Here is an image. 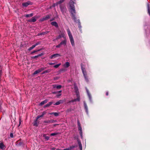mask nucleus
I'll return each instance as SVG.
<instances>
[{"instance_id": "obj_1", "label": "nucleus", "mask_w": 150, "mask_h": 150, "mask_svg": "<svg viewBox=\"0 0 150 150\" xmlns=\"http://www.w3.org/2000/svg\"><path fill=\"white\" fill-rule=\"evenodd\" d=\"M74 2L72 0H70L69 2V7L70 8V12L71 14L72 19L75 22H76V11L74 5Z\"/></svg>"}, {"instance_id": "obj_2", "label": "nucleus", "mask_w": 150, "mask_h": 150, "mask_svg": "<svg viewBox=\"0 0 150 150\" xmlns=\"http://www.w3.org/2000/svg\"><path fill=\"white\" fill-rule=\"evenodd\" d=\"M67 31L68 32V36H69V39L70 41V42L71 43V45L72 46H74V40L73 37V36L72 35L69 29H67Z\"/></svg>"}, {"instance_id": "obj_3", "label": "nucleus", "mask_w": 150, "mask_h": 150, "mask_svg": "<svg viewBox=\"0 0 150 150\" xmlns=\"http://www.w3.org/2000/svg\"><path fill=\"white\" fill-rule=\"evenodd\" d=\"M81 69L85 80L87 82H88V80L87 76V73L85 69L83 67H81Z\"/></svg>"}, {"instance_id": "obj_4", "label": "nucleus", "mask_w": 150, "mask_h": 150, "mask_svg": "<svg viewBox=\"0 0 150 150\" xmlns=\"http://www.w3.org/2000/svg\"><path fill=\"white\" fill-rule=\"evenodd\" d=\"M60 8L62 13L63 14H64L67 11V9L66 7L64 6L60 5Z\"/></svg>"}, {"instance_id": "obj_5", "label": "nucleus", "mask_w": 150, "mask_h": 150, "mask_svg": "<svg viewBox=\"0 0 150 150\" xmlns=\"http://www.w3.org/2000/svg\"><path fill=\"white\" fill-rule=\"evenodd\" d=\"M32 3L30 1H28L25 3H23L22 4V6L24 7H27L28 5H32Z\"/></svg>"}, {"instance_id": "obj_6", "label": "nucleus", "mask_w": 150, "mask_h": 150, "mask_svg": "<svg viewBox=\"0 0 150 150\" xmlns=\"http://www.w3.org/2000/svg\"><path fill=\"white\" fill-rule=\"evenodd\" d=\"M61 55L59 54L56 53L54 54L50 57V58L53 59L56 57L60 56Z\"/></svg>"}, {"instance_id": "obj_7", "label": "nucleus", "mask_w": 150, "mask_h": 150, "mask_svg": "<svg viewBox=\"0 0 150 150\" xmlns=\"http://www.w3.org/2000/svg\"><path fill=\"white\" fill-rule=\"evenodd\" d=\"M38 18V17L37 16H34L29 21L30 22H35L36 21V18Z\"/></svg>"}, {"instance_id": "obj_8", "label": "nucleus", "mask_w": 150, "mask_h": 150, "mask_svg": "<svg viewBox=\"0 0 150 150\" xmlns=\"http://www.w3.org/2000/svg\"><path fill=\"white\" fill-rule=\"evenodd\" d=\"M5 148L6 147L3 142L0 141V149L3 150H4Z\"/></svg>"}, {"instance_id": "obj_9", "label": "nucleus", "mask_w": 150, "mask_h": 150, "mask_svg": "<svg viewBox=\"0 0 150 150\" xmlns=\"http://www.w3.org/2000/svg\"><path fill=\"white\" fill-rule=\"evenodd\" d=\"M52 86L54 88H56L58 89H60L62 87V86L60 85H56L54 84Z\"/></svg>"}, {"instance_id": "obj_10", "label": "nucleus", "mask_w": 150, "mask_h": 150, "mask_svg": "<svg viewBox=\"0 0 150 150\" xmlns=\"http://www.w3.org/2000/svg\"><path fill=\"white\" fill-rule=\"evenodd\" d=\"M64 100H61L58 101V102H56L54 104L55 105H58L61 103H63Z\"/></svg>"}, {"instance_id": "obj_11", "label": "nucleus", "mask_w": 150, "mask_h": 150, "mask_svg": "<svg viewBox=\"0 0 150 150\" xmlns=\"http://www.w3.org/2000/svg\"><path fill=\"white\" fill-rule=\"evenodd\" d=\"M78 129L80 131L79 133L81 136V138H82V131L81 126L78 127Z\"/></svg>"}, {"instance_id": "obj_12", "label": "nucleus", "mask_w": 150, "mask_h": 150, "mask_svg": "<svg viewBox=\"0 0 150 150\" xmlns=\"http://www.w3.org/2000/svg\"><path fill=\"white\" fill-rule=\"evenodd\" d=\"M70 66V64L69 62H66L65 64L63 65V66L65 68H68Z\"/></svg>"}, {"instance_id": "obj_13", "label": "nucleus", "mask_w": 150, "mask_h": 150, "mask_svg": "<svg viewBox=\"0 0 150 150\" xmlns=\"http://www.w3.org/2000/svg\"><path fill=\"white\" fill-rule=\"evenodd\" d=\"M51 24L55 26L56 27H58V25L56 22L54 21L51 23Z\"/></svg>"}, {"instance_id": "obj_14", "label": "nucleus", "mask_w": 150, "mask_h": 150, "mask_svg": "<svg viewBox=\"0 0 150 150\" xmlns=\"http://www.w3.org/2000/svg\"><path fill=\"white\" fill-rule=\"evenodd\" d=\"M66 40L65 39L64 40L62 41L60 43V45H66Z\"/></svg>"}, {"instance_id": "obj_15", "label": "nucleus", "mask_w": 150, "mask_h": 150, "mask_svg": "<svg viewBox=\"0 0 150 150\" xmlns=\"http://www.w3.org/2000/svg\"><path fill=\"white\" fill-rule=\"evenodd\" d=\"M74 89L75 91V92L77 94V95L79 93V91H78V89L77 86L76 85H74Z\"/></svg>"}, {"instance_id": "obj_16", "label": "nucleus", "mask_w": 150, "mask_h": 150, "mask_svg": "<svg viewBox=\"0 0 150 150\" xmlns=\"http://www.w3.org/2000/svg\"><path fill=\"white\" fill-rule=\"evenodd\" d=\"M52 103L53 102H49L48 103H47V104H46L44 106V108H46L49 107L52 104Z\"/></svg>"}, {"instance_id": "obj_17", "label": "nucleus", "mask_w": 150, "mask_h": 150, "mask_svg": "<svg viewBox=\"0 0 150 150\" xmlns=\"http://www.w3.org/2000/svg\"><path fill=\"white\" fill-rule=\"evenodd\" d=\"M48 33H49V31H46V32H42V33H38V35L39 36V35H45V34H47Z\"/></svg>"}, {"instance_id": "obj_18", "label": "nucleus", "mask_w": 150, "mask_h": 150, "mask_svg": "<svg viewBox=\"0 0 150 150\" xmlns=\"http://www.w3.org/2000/svg\"><path fill=\"white\" fill-rule=\"evenodd\" d=\"M75 147V146H70L68 148L64 149H63V150H71L72 149L74 148Z\"/></svg>"}, {"instance_id": "obj_19", "label": "nucleus", "mask_w": 150, "mask_h": 150, "mask_svg": "<svg viewBox=\"0 0 150 150\" xmlns=\"http://www.w3.org/2000/svg\"><path fill=\"white\" fill-rule=\"evenodd\" d=\"M64 33L65 32L63 31L61 34L59 35V37L61 38L63 37L64 38H65V37Z\"/></svg>"}, {"instance_id": "obj_20", "label": "nucleus", "mask_w": 150, "mask_h": 150, "mask_svg": "<svg viewBox=\"0 0 150 150\" xmlns=\"http://www.w3.org/2000/svg\"><path fill=\"white\" fill-rule=\"evenodd\" d=\"M42 55H43V54L42 53H41V54H38L37 55L33 57H32V58L33 59L36 58H37L38 57H39L41 56Z\"/></svg>"}, {"instance_id": "obj_21", "label": "nucleus", "mask_w": 150, "mask_h": 150, "mask_svg": "<svg viewBox=\"0 0 150 150\" xmlns=\"http://www.w3.org/2000/svg\"><path fill=\"white\" fill-rule=\"evenodd\" d=\"M47 102V100H45L42 102H41L40 104L41 105H44V104L46 103Z\"/></svg>"}, {"instance_id": "obj_22", "label": "nucleus", "mask_w": 150, "mask_h": 150, "mask_svg": "<svg viewBox=\"0 0 150 150\" xmlns=\"http://www.w3.org/2000/svg\"><path fill=\"white\" fill-rule=\"evenodd\" d=\"M86 91H87V93L88 95V96L89 99L90 100H91V95L90 93H89V92L88 91V90H87Z\"/></svg>"}, {"instance_id": "obj_23", "label": "nucleus", "mask_w": 150, "mask_h": 150, "mask_svg": "<svg viewBox=\"0 0 150 150\" xmlns=\"http://www.w3.org/2000/svg\"><path fill=\"white\" fill-rule=\"evenodd\" d=\"M33 16V13L26 14L25 16L26 17H31Z\"/></svg>"}, {"instance_id": "obj_24", "label": "nucleus", "mask_w": 150, "mask_h": 150, "mask_svg": "<svg viewBox=\"0 0 150 150\" xmlns=\"http://www.w3.org/2000/svg\"><path fill=\"white\" fill-rule=\"evenodd\" d=\"M37 120H37V119H36V120L34 121V122L33 123V125L34 126H35L36 127L38 126V125L37 123Z\"/></svg>"}, {"instance_id": "obj_25", "label": "nucleus", "mask_w": 150, "mask_h": 150, "mask_svg": "<svg viewBox=\"0 0 150 150\" xmlns=\"http://www.w3.org/2000/svg\"><path fill=\"white\" fill-rule=\"evenodd\" d=\"M43 137L45 138V139L47 140H48L50 139V137L48 136H46L45 134H44L43 135Z\"/></svg>"}, {"instance_id": "obj_26", "label": "nucleus", "mask_w": 150, "mask_h": 150, "mask_svg": "<svg viewBox=\"0 0 150 150\" xmlns=\"http://www.w3.org/2000/svg\"><path fill=\"white\" fill-rule=\"evenodd\" d=\"M77 98L76 99H74V100L75 101H79L80 100V96L78 95V94H77Z\"/></svg>"}, {"instance_id": "obj_27", "label": "nucleus", "mask_w": 150, "mask_h": 150, "mask_svg": "<svg viewBox=\"0 0 150 150\" xmlns=\"http://www.w3.org/2000/svg\"><path fill=\"white\" fill-rule=\"evenodd\" d=\"M35 47V46L34 45H33L31 46V47H30L28 49V51H30L33 49Z\"/></svg>"}, {"instance_id": "obj_28", "label": "nucleus", "mask_w": 150, "mask_h": 150, "mask_svg": "<svg viewBox=\"0 0 150 150\" xmlns=\"http://www.w3.org/2000/svg\"><path fill=\"white\" fill-rule=\"evenodd\" d=\"M65 0H60V1H59L58 2H57L58 5V4H60L62 3Z\"/></svg>"}, {"instance_id": "obj_29", "label": "nucleus", "mask_w": 150, "mask_h": 150, "mask_svg": "<svg viewBox=\"0 0 150 150\" xmlns=\"http://www.w3.org/2000/svg\"><path fill=\"white\" fill-rule=\"evenodd\" d=\"M148 12L149 15H150V9L149 4H148L147 5Z\"/></svg>"}, {"instance_id": "obj_30", "label": "nucleus", "mask_w": 150, "mask_h": 150, "mask_svg": "<svg viewBox=\"0 0 150 150\" xmlns=\"http://www.w3.org/2000/svg\"><path fill=\"white\" fill-rule=\"evenodd\" d=\"M59 134V133L58 132L52 133L50 134V136H54V135H56L58 134Z\"/></svg>"}, {"instance_id": "obj_31", "label": "nucleus", "mask_w": 150, "mask_h": 150, "mask_svg": "<svg viewBox=\"0 0 150 150\" xmlns=\"http://www.w3.org/2000/svg\"><path fill=\"white\" fill-rule=\"evenodd\" d=\"M44 18H45V20H46L50 18V16L49 15H47L45 17H44Z\"/></svg>"}, {"instance_id": "obj_32", "label": "nucleus", "mask_w": 150, "mask_h": 150, "mask_svg": "<svg viewBox=\"0 0 150 150\" xmlns=\"http://www.w3.org/2000/svg\"><path fill=\"white\" fill-rule=\"evenodd\" d=\"M78 144L80 148H82V146L81 143L80 141H78Z\"/></svg>"}, {"instance_id": "obj_33", "label": "nucleus", "mask_w": 150, "mask_h": 150, "mask_svg": "<svg viewBox=\"0 0 150 150\" xmlns=\"http://www.w3.org/2000/svg\"><path fill=\"white\" fill-rule=\"evenodd\" d=\"M50 123H54L57 122V121L56 120H50Z\"/></svg>"}, {"instance_id": "obj_34", "label": "nucleus", "mask_w": 150, "mask_h": 150, "mask_svg": "<svg viewBox=\"0 0 150 150\" xmlns=\"http://www.w3.org/2000/svg\"><path fill=\"white\" fill-rule=\"evenodd\" d=\"M61 63H60V64H57V65H54V67L55 68H58L60 65H61Z\"/></svg>"}, {"instance_id": "obj_35", "label": "nucleus", "mask_w": 150, "mask_h": 150, "mask_svg": "<svg viewBox=\"0 0 150 150\" xmlns=\"http://www.w3.org/2000/svg\"><path fill=\"white\" fill-rule=\"evenodd\" d=\"M40 72V71L39 70L35 71L34 73V74H37Z\"/></svg>"}, {"instance_id": "obj_36", "label": "nucleus", "mask_w": 150, "mask_h": 150, "mask_svg": "<svg viewBox=\"0 0 150 150\" xmlns=\"http://www.w3.org/2000/svg\"><path fill=\"white\" fill-rule=\"evenodd\" d=\"M84 108H85V109L86 112L87 113V114H88V108L87 106H85Z\"/></svg>"}, {"instance_id": "obj_37", "label": "nucleus", "mask_w": 150, "mask_h": 150, "mask_svg": "<svg viewBox=\"0 0 150 150\" xmlns=\"http://www.w3.org/2000/svg\"><path fill=\"white\" fill-rule=\"evenodd\" d=\"M43 122L47 124H50V120H45Z\"/></svg>"}, {"instance_id": "obj_38", "label": "nucleus", "mask_w": 150, "mask_h": 150, "mask_svg": "<svg viewBox=\"0 0 150 150\" xmlns=\"http://www.w3.org/2000/svg\"><path fill=\"white\" fill-rule=\"evenodd\" d=\"M41 50H35L33 51L32 52V53H35V52H38V51H40Z\"/></svg>"}, {"instance_id": "obj_39", "label": "nucleus", "mask_w": 150, "mask_h": 150, "mask_svg": "<svg viewBox=\"0 0 150 150\" xmlns=\"http://www.w3.org/2000/svg\"><path fill=\"white\" fill-rule=\"evenodd\" d=\"M54 115L55 116H57L59 115V113L54 112Z\"/></svg>"}, {"instance_id": "obj_40", "label": "nucleus", "mask_w": 150, "mask_h": 150, "mask_svg": "<svg viewBox=\"0 0 150 150\" xmlns=\"http://www.w3.org/2000/svg\"><path fill=\"white\" fill-rule=\"evenodd\" d=\"M58 5V4H57V3H54V4L53 5H52V6L53 7H55L56 6H57Z\"/></svg>"}, {"instance_id": "obj_41", "label": "nucleus", "mask_w": 150, "mask_h": 150, "mask_svg": "<svg viewBox=\"0 0 150 150\" xmlns=\"http://www.w3.org/2000/svg\"><path fill=\"white\" fill-rule=\"evenodd\" d=\"M40 42H37L34 45L35 47L36 46L40 45Z\"/></svg>"}, {"instance_id": "obj_42", "label": "nucleus", "mask_w": 150, "mask_h": 150, "mask_svg": "<svg viewBox=\"0 0 150 150\" xmlns=\"http://www.w3.org/2000/svg\"><path fill=\"white\" fill-rule=\"evenodd\" d=\"M45 18H44V17L43 18H42L40 20V21H45Z\"/></svg>"}, {"instance_id": "obj_43", "label": "nucleus", "mask_w": 150, "mask_h": 150, "mask_svg": "<svg viewBox=\"0 0 150 150\" xmlns=\"http://www.w3.org/2000/svg\"><path fill=\"white\" fill-rule=\"evenodd\" d=\"M21 122H22V121H21V118H19V126H20L21 125Z\"/></svg>"}, {"instance_id": "obj_44", "label": "nucleus", "mask_w": 150, "mask_h": 150, "mask_svg": "<svg viewBox=\"0 0 150 150\" xmlns=\"http://www.w3.org/2000/svg\"><path fill=\"white\" fill-rule=\"evenodd\" d=\"M77 123H78V127L81 126L80 122L79 121H78H78Z\"/></svg>"}, {"instance_id": "obj_45", "label": "nucleus", "mask_w": 150, "mask_h": 150, "mask_svg": "<svg viewBox=\"0 0 150 150\" xmlns=\"http://www.w3.org/2000/svg\"><path fill=\"white\" fill-rule=\"evenodd\" d=\"M10 136L11 138H13V133H11L10 134Z\"/></svg>"}, {"instance_id": "obj_46", "label": "nucleus", "mask_w": 150, "mask_h": 150, "mask_svg": "<svg viewBox=\"0 0 150 150\" xmlns=\"http://www.w3.org/2000/svg\"><path fill=\"white\" fill-rule=\"evenodd\" d=\"M61 45H60V44H59L58 45H57L56 46V47L57 48H59L61 46Z\"/></svg>"}, {"instance_id": "obj_47", "label": "nucleus", "mask_w": 150, "mask_h": 150, "mask_svg": "<svg viewBox=\"0 0 150 150\" xmlns=\"http://www.w3.org/2000/svg\"><path fill=\"white\" fill-rule=\"evenodd\" d=\"M47 113V112H46V111H44L42 113V114L43 115H45L46 113Z\"/></svg>"}, {"instance_id": "obj_48", "label": "nucleus", "mask_w": 150, "mask_h": 150, "mask_svg": "<svg viewBox=\"0 0 150 150\" xmlns=\"http://www.w3.org/2000/svg\"><path fill=\"white\" fill-rule=\"evenodd\" d=\"M61 38L59 37V35L57 37V38H56V40H57L58 39H59V38Z\"/></svg>"}, {"instance_id": "obj_49", "label": "nucleus", "mask_w": 150, "mask_h": 150, "mask_svg": "<svg viewBox=\"0 0 150 150\" xmlns=\"http://www.w3.org/2000/svg\"><path fill=\"white\" fill-rule=\"evenodd\" d=\"M78 22H79V28H81V26L80 25V22H79V20H78Z\"/></svg>"}, {"instance_id": "obj_50", "label": "nucleus", "mask_w": 150, "mask_h": 150, "mask_svg": "<svg viewBox=\"0 0 150 150\" xmlns=\"http://www.w3.org/2000/svg\"><path fill=\"white\" fill-rule=\"evenodd\" d=\"M75 101L74 100V99L73 100H72L70 101H69V103H71V102H75Z\"/></svg>"}, {"instance_id": "obj_51", "label": "nucleus", "mask_w": 150, "mask_h": 150, "mask_svg": "<svg viewBox=\"0 0 150 150\" xmlns=\"http://www.w3.org/2000/svg\"><path fill=\"white\" fill-rule=\"evenodd\" d=\"M40 117H40V115H38L37 116V118H36V119L37 120H38V119H39Z\"/></svg>"}, {"instance_id": "obj_52", "label": "nucleus", "mask_w": 150, "mask_h": 150, "mask_svg": "<svg viewBox=\"0 0 150 150\" xmlns=\"http://www.w3.org/2000/svg\"><path fill=\"white\" fill-rule=\"evenodd\" d=\"M54 64V63H49V64L51 65H52Z\"/></svg>"}, {"instance_id": "obj_53", "label": "nucleus", "mask_w": 150, "mask_h": 150, "mask_svg": "<svg viewBox=\"0 0 150 150\" xmlns=\"http://www.w3.org/2000/svg\"><path fill=\"white\" fill-rule=\"evenodd\" d=\"M84 107L87 106L86 103L85 102H84Z\"/></svg>"}, {"instance_id": "obj_54", "label": "nucleus", "mask_w": 150, "mask_h": 150, "mask_svg": "<svg viewBox=\"0 0 150 150\" xmlns=\"http://www.w3.org/2000/svg\"><path fill=\"white\" fill-rule=\"evenodd\" d=\"M62 92V91L61 90H60V91H57V93H61Z\"/></svg>"}, {"instance_id": "obj_55", "label": "nucleus", "mask_w": 150, "mask_h": 150, "mask_svg": "<svg viewBox=\"0 0 150 150\" xmlns=\"http://www.w3.org/2000/svg\"><path fill=\"white\" fill-rule=\"evenodd\" d=\"M49 71L48 70H46L44 71V73H48Z\"/></svg>"}, {"instance_id": "obj_56", "label": "nucleus", "mask_w": 150, "mask_h": 150, "mask_svg": "<svg viewBox=\"0 0 150 150\" xmlns=\"http://www.w3.org/2000/svg\"><path fill=\"white\" fill-rule=\"evenodd\" d=\"M52 93L53 94H56V93H57V92H52Z\"/></svg>"}, {"instance_id": "obj_57", "label": "nucleus", "mask_w": 150, "mask_h": 150, "mask_svg": "<svg viewBox=\"0 0 150 150\" xmlns=\"http://www.w3.org/2000/svg\"><path fill=\"white\" fill-rule=\"evenodd\" d=\"M61 95V94H59V95H57V97H59V96H60Z\"/></svg>"}, {"instance_id": "obj_58", "label": "nucleus", "mask_w": 150, "mask_h": 150, "mask_svg": "<svg viewBox=\"0 0 150 150\" xmlns=\"http://www.w3.org/2000/svg\"><path fill=\"white\" fill-rule=\"evenodd\" d=\"M1 111H2L1 107V105H0V112H1Z\"/></svg>"}, {"instance_id": "obj_59", "label": "nucleus", "mask_w": 150, "mask_h": 150, "mask_svg": "<svg viewBox=\"0 0 150 150\" xmlns=\"http://www.w3.org/2000/svg\"><path fill=\"white\" fill-rule=\"evenodd\" d=\"M54 112H52V113H49V114H50V115H53V114L54 115Z\"/></svg>"}, {"instance_id": "obj_60", "label": "nucleus", "mask_w": 150, "mask_h": 150, "mask_svg": "<svg viewBox=\"0 0 150 150\" xmlns=\"http://www.w3.org/2000/svg\"><path fill=\"white\" fill-rule=\"evenodd\" d=\"M70 111H71V110H69V109L68 110H67V112H69Z\"/></svg>"}, {"instance_id": "obj_61", "label": "nucleus", "mask_w": 150, "mask_h": 150, "mask_svg": "<svg viewBox=\"0 0 150 150\" xmlns=\"http://www.w3.org/2000/svg\"><path fill=\"white\" fill-rule=\"evenodd\" d=\"M106 96H108V92H107L106 93Z\"/></svg>"}, {"instance_id": "obj_62", "label": "nucleus", "mask_w": 150, "mask_h": 150, "mask_svg": "<svg viewBox=\"0 0 150 150\" xmlns=\"http://www.w3.org/2000/svg\"><path fill=\"white\" fill-rule=\"evenodd\" d=\"M44 115H43L42 114V115H40L41 117H42Z\"/></svg>"}, {"instance_id": "obj_63", "label": "nucleus", "mask_w": 150, "mask_h": 150, "mask_svg": "<svg viewBox=\"0 0 150 150\" xmlns=\"http://www.w3.org/2000/svg\"><path fill=\"white\" fill-rule=\"evenodd\" d=\"M44 115H43L42 114V115H40L41 117H42Z\"/></svg>"}, {"instance_id": "obj_64", "label": "nucleus", "mask_w": 150, "mask_h": 150, "mask_svg": "<svg viewBox=\"0 0 150 150\" xmlns=\"http://www.w3.org/2000/svg\"><path fill=\"white\" fill-rule=\"evenodd\" d=\"M44 115H43L42 114V115H40L41 117H42Z\"/></svg>"}]
</instances>
